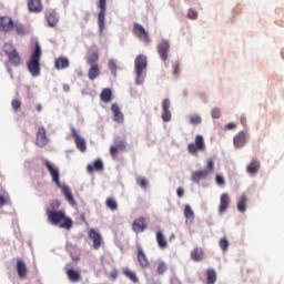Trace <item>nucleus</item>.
<instances>
[{
  "mask_svg": "<svg viewBox=\"0 0 284 284\" xmlns=\"http://www.w3.org/2000/svg\"><path fill=\"white\" fill-rule=\"evenodd\" d=\"M59 207H61L59 200L51 201L49 206H47L45 214L48 223L61 227L62 230H72L74 222L65 214V211L59 210Z\"/></svg>",
  "mask_w": 284,
  "mask_h": 284,
  "instance_id": "obj_1",
  "label": "nucleus"
},
{
  "mask_svg": "<svg viewBox=\"0 0 284 284\" xmlns=\"http://www.w3.org/2000/svg\"><path fill=\"white\" fill-rule=\"evenodd\" d=\"M8 73L12 74V69L8 68Z\"/></svg>",
  "mask_w": 284,
  "mask_h": 284,
  "instance_id": "obj_63",
  "label": "nucleus"
},
{
  "mask_svg": "<svg viewBox=\"0 0 284 284\" xmlns=\"http://www.w3.org/2000/svg\"><path fill=\"white\" fill-rule=\"evenodd\" d=\"M9 203H10L9 195H0V207H3L4 205H8Z\"/></svg>",
  "mask_w": 284,
  "mask_h": 284,
  "instance_id": "obj_42",
  "label": "nucleus"
},
{
  "mask_svg": "<svg viewBox=\"0 0 284 284\" xmlns=\"http://www.w3.org/2000/svg\"><path fill=\"white\" fill-rule=\"evenodd\" d=\"M211 115H212V119H220L221 118V109L219 108H214L212 111H211Z\"/></svg>",
  "mask_w": 284,
  "mask_h": 284,
  "instance_id": "obj_47",
  "label": "nucleus"
},
{
  "mask_svg": "<svg viewBox=\"0 0 284 284\" xmlns=\"http://www.w3.org/2000/svg\"><path fill=\"white\" fill-rule=\"evenodd\" d=\"M204 171L207 172V174H210V172H214V160H212V158L206 160V169H204Z\"/></svg>",
  "mask_w": 284,
  "mask_h": 284,
  "instance_id": "obj_37",
  "label": "nucleus"
},
{
  "mask_svg": "<svg viewBox=\"0 0 284 284\" xmlns=\"http://www.w3.org/2000/svg\"><path fill=\"white\" fill-rule=\"evenodd\" d=\"M119 151L125 150V142L123 140H115L114 145Z\"/></svg>",
  "mask_w": 284,
  "mask_h": 284,
  "instance_id": "obj_45",
  "label": "nucleus"
},
{
  "mask_svg": "<svg viewBox=\"0 0 284 284\" xmlns=\"http://www.w3.org/2000/svg\"><path fill=\"white\" fill-rule=\"evenodd\" d=\"M133 32L136 37H139L141 39V37H143V27L134 23V27H133Z\"/></svg>",
  "mask_w": 284,
  "mask_h": 284,
  "instance_id": "obj_38",
  "label": "nucleus"
},
{
  "mask_svg": "<svg viewBox=\"0 0 284 284\" xmlns=\"http://www.w3.org/2000/svg\"><path fill=\"white\" fill-rule=\"evenodd\" d=\"M189 119L192 125H199L201 124V121H202L200 115H191Z\"/></svg>",
  "mask_w": 284,
  "mask_h": 284,
  "instance_id": "obj_39",
  "label": "nucleus"
},
{
  "mask_svg": "<svg viewBox=\"0 0 284 284\" xmlns=\"http://www.w3.org/2000/svg\"><path fill=\"white\" fill-rule=\"evenodd\" d=\"M67 276L71 283H79V281H81V273H79V271H74V268H68Z\"/></svg>",
  "mask_w": 284,
  "mask_h": 284,
  "instance_id": "obj_23",
  "label": "nucleus"
},
{
  "mask_svg": "<svg viewBox=\"0 0 284 284\" xmlns=\"http://www.w3.org/2000/svg\"><path fill=\"white\" fill-rule=\"evenodd\" d=\"M210 173H207V171L201 170V171L193 172L191 175V180L193 181V183H200L201 179H207Z\"/></svg>",
  "mask_w": 284,
  "mask_h": 284,
  "instance_id": "obj_22",
  "label": "nucleus"
},
{
  "mask_svg": "<svg viewBox=\"0 0 284 284\" xmlns=\"http://www.w3.org/2000/svg\"><path fill=\"white\" fill-rule=\"evenodd\" d=\"M39 61H41V47L37 44L28 63V70L32 77H39L41 74V64Z\"/></svg>",
  "mask_w": 284,
  "mask_h": 284,
  "instance_id": "obj_2",
  "label": "nucleus"
},
{
  "mask_svg": "<svg viewBox=\"0 0 284 284\" xmlns=\"http://www.w3.org/2000/svg\"><path fill=\"white\" fill-rule=\"evenodd\" d=\"M101 101L103 103H110L112 101V90L111 89H103V91L100 94Z\"/></svg>",
  "mask_w": 284,
  "mask_h": 284,
  "instance_id": "obj_29",
  "label": "nucleus"
},
{
  "mask_svg": "<svg viewBox=\"0 0 284 284\" xmlns=\"http://www.w3.org/2000/svg\"><path fill=\"white\" fill-rule=\"evenodd\" d=\"M248 174H256L258 170H261V163L256 160H252V162L247 165Z\"/></svg>",
  "mask_w": 284,
  "mask_h": 284,
  "instance_id": "obj_26",
  "label": "nucleus"
},
{
  "mask_svg": "<svg viewBox=\"0 0 284 284\" xmlns=\"http://www.w3.org/2000/svg\"><path fill=\"white\" fill-rule=\"evenodd\" d=\"M220 247L221 250H223V252H225L227 247H230V242H227L226 237L220 240Z\"/></svg>",
  "mask_w": 284,
  "mask_h": 284,
  "instance_id": "obj_44",
  "label": "nucleus"
},
{
  "mask_svg": "<svg viewBox=\"0 0 284 284\" xmlns=\"http://www.w3.org/2000/svg\"><path fill=\"white\" fill-rule=\"evenodd\" d=\"M143 41L144 43H150L152 41L145 30H143Z\"/></svg>",
  "mask_w": 284,
  "mask_h": 284,
  "instance_id": "obj_50",
  "label": "nucleus"
},
{
  "mask_svg": "<svg viewBox=\"0 0 284 284\" xmlns=\"http://www.w3.org/2000/svg\"><path fill=\"white\" fill-rule=\"evenodd\" d=\"M138 184H140V186L143 187V179L142 178L138 179Z\"/></svg>",
  "mask_w": 284,
  "mask_h": 284,
  "instance_id": "obj_60",
  "label": "nucleus"
},
{
  "mask_svg": "<svg viewBox=\"0 0 284 284\" xmlns=\"http://www.w3.org/2000/svg\"><path fill=\"white\" fill-rule=\"evenodd\" d=\"M179 63L173 64V74H179Z\"/></svg>",
  "mask_w": 284,
  "mask_h": 284,
  "instance_id": "obj_55",
  "label": "nucleus"
},
{
  "mask_svg": "<svg viewBox=\"0 0 284 284\" xmlns=\"http://www.w3.org/2000/svg\"><path fill=\"white\" fill-rule=\"evenodd\" d=\"M135 72H136V79L135 83L136 85H141L143 83V80L141 79V74H143V55H138L135 59Z\"/></svg>",
  "mask_w": 284,
  "mask_h": 284,
  "instance_id": "obj_11",
  "label": "nucleus"
},
{
  "mask_svg": "<svg viewBox=\"0 0 284 284\" xmlns=\"http://www.w3.org/2000/svg\"><path fill=\"white\" fill-rule=\"evenodd\" d=\"M156 243L161 250H165L168 247V241H165V235L161 231L156 232Z\"/></svg>",
  "mask_w": 284,
  "mask_h": 284,
  "instance_id": "obj_27",
  "label": "nucleus"
},
{
  "mask_svg": "<svg viewBox=\"0 0 284 284\" xmlns=\"http://www.w3.org/2000/svg\"><path fill=\"white\" fill-rule=\"evenodd\" d=\"M48 135L45 132V128L40 126L37 132V140L36 143L39 145V148H45L48 145Z\"/></svg>",
  "mask_w": 284,
  "mask_h": 284,
  "instance_id": "obj_12",
  "label": "nucleus"
},
{
  "mask_svg": "<svg viewBox=\"0 0 284 284\" xmlns=\"http://www.w3.org/2000/svg\"><path fill=\"white\" fill-rule=\"evenodd\" d=\"M108 65H109V70L112 72V74H116V63L113 60H111V61H109Z\"/></svg>",
  "mask_w": 284,
  "mask_h": 284,
  "instance_id": "obj_48",
  "label": "nucleus"
},
{
  "mask_svg": "<svg viewBox=\"0 0 284 284\" xmlns=\"http://www.w3.org/2000/svg\"><path fill=\"white\" fill-rule=\"evenodd\" d=\"M54 68L55 70H65L70 68V60L65 57L57 58L54 61Z\"/></svg>",
  "mask_w": 284,
  "mask_h": 284,
  "instance_id": "obj_19",
  "label": "nucleus"
},
{
  "mask_svg": "<svg viewBox=\"0 0 284 284\" xmlns=\"http://www.w3.org/2000/svg\"><path fill=\"white\" fill-rule=\"evenodd\" d=\"M247 205V195L242 194L237 201V210L239 212H245Z\"/></svg>",
  "mask_w": 284,
  "mask_h": 284,
  "instance_id": "obj_28",
  "label": "nucleus"
},
{
  "mask_svg": "<svg viewBox=\"0 0 284 284\" xmlns=\"http://www.w3.org/2000/svg\"><path fill=\"white\" fill-rule=\"evenodd\" d=\"M13 30H16L17 34H26V29L21 24L13 23Z\"/></svg>",
  "mask_w": 284,
  "mask_h": 284,
  "instance_id": "obj_46",
  "label": "nucleus"
},
{
  "mask_svg": "<svg viewBox=\"0 0 284 284\" xmlns=\"http://www.w3.org/2000/svg\"><path fill=\"white\" fill-rule=\"evenodd\" d=\"M63 90H64L65 92H70V85H69V84H64V85H63Z\"/></svg>",
  "mask_w": 284,
  "mask_h": 284,
  "instance_id": "obj_59",
  "label": "nucleus"
},
{
  "mask_svg": "<svg viewBox=\"0 0 284 284\" xmlns=\"http://www.w3.org/2000/svg\"><path fill=\"white\" fill-rule=\"evenodd\" d=\"M246 141H247V139L245 138V132L242 131L235 135L234 145H235V148H243V145H245Z\"/></svg>",
  "mask_w": 284,
  "mask_h": 284,
  "instance_id": "obj_24",
  "label": "nucleus"
},
{
  "mask_svg": "<svg viewBox=\"0 0 284 284\" xmlns=\"http://www.w3.org/2000/svg\"><path fill=\"white\" fill-rule=\"evenodd\" d=\"M240 121L244 126L247 125V119H245V116H242Z\"/></svg>",
  "mask_w": 284,
  "mask_h": 284,
  "instance_id": "obj_57",
  "label": "nucleus"
},
{
  "mask_svg": "<svg viewBox=\"0 0 284 284\" xmlns=\"http://www.w3.org/2000/svg\"><path fill=\"white\" fill-rule=\"evenodd\" d=\"M16 268L19 278H26V276H28V266L26 265V262L23 260H17Z\"/></svg>",
  "mask_w": 284,
  "mask_h": 284,
  "instance_id": "obj_16",
  "label": "nucleus"
},
{
  "mask_svg": "<svg viewBox=\"0 0 284 284\" xmlns=\"http://www.w3.org/2000/svg\"><path fill=\"white\" fill-rule=\"evenodd\" d=\"M123 274L126 278H130L132 283H139V277H136V273L132 272L130 268H123Z\"/></svg>",
  "mask_w": 284,
  "mask_h": 284,
  "instance_id": "obj_31",
  "label": "nucleus"
},
{
  "mask_svg": "<svg viewBox=\"0 0 284 284\" xmlns=\"http://www.w3.org/2000/svg\"><path fill=\"white\" fill-rule=\"evenodd\" d=\"M0 30L1 32H12V30H14V21H12V18L8 16L0 17Z\"/></svg>",
  "mask_w": 284,
  "mask_h": 284,
  "instance_id": "obj_7",
  "label": "nucleus"
},
{
  "mask_svg": "<svg viewBox=\"0 0 284 284\" xmlns=\"http://www.w3.org/2000/svg\"><path fill=\"white\" fill-rule=\"evenodd\" d=\"M168 272V265H165V262H161L158 265V274H165Z\"/></svg>",
  "mask_w": 284,
  "mask_h": 284,
  "instance_id": "obj_43",
  "label": "nucleus"
},
{
  "mask_svg": "<svg viewBox=\"0 0 284 284\" xmlns=\"http://www.w3.org/2000/svg\"><path fill=\"white\" fill-rule=\"evenodd\" d=\"M43 163L52 178V182L55 183V185H58V187H61L59 168H57L54 164H51L50 161H48V160H44Z\"/></svg>",
  "mask_w": 284,
  "mask_h": 284,
  "instance_id": "obj_5",
  "label": "nucleus"
},
{
  "mask_svg": "<svg viewBox=\"0 0 284 284\" xmlns=\"http://www.w3.org/2000/svg\"><path fill=\"white\" fill-rule=\"evenodd\" d=\"M116 152H119V150L114 145L110 148V154L113 159H116Z\"/></svg>",
  "mask_w": 284,
  "mask_h": 284,
  "instance_id": "obj_51",
  "label": "nucleus"
},
{
  "mask_svg": "<svg viewBox=\"0 0 284 284\" xmlns=\"http://www.w3.org/2000/svg\"><path fill=\"white\" fill-rule=\"evenodd\" d=\"M141 258H143V250L141 247L138 248V260L140 265H143V263L141 262Z\"/></svg>",
  "mask_w": 284,
  "mask_h": 284,
  "instance_id": "obj_52",
  "label": "nucleus"
},
{
  "mask_svg": "<svg viewBox=\"0 0 284 284\" xmlns=\"http://www.w3.org/2000/svg\"><path fill=\"white\" fill-rule=\"evenodd\" d=\"M63 194L65 196V200L71 204L74 205V197L72 196V192H70V189L64 187Z\"/></svg>",
  "mask_w": 284,
  "mask_h": 284,
  "instance_id": "obj_35",
  "label": "nucleus"
},
{
  "mask_svg": "<svg viewBox=\"0 0 284 284\" xmlns=\"http://www.w3.org/2000/svg\"><path fill=\"white\" fill-rule=\"evenodd\" d=\"M3 52L8 58V63L14 65V68H19V65L23 63V61L21 60V55L19 54V51H17L12 43H4Z\"/></svg>",
  "mask_w": 284,
  "mask_h": 284,
  "instance_id": "obj_3",
  "label": "nucleus"
},
{
  "mask_svg": "<svg viewBox=\"0 0 284 284\" xmlns=\"http://www.w3.org/2000/svg\"><path fill=\"white\" fill-rule=\"evenodd\" d=\"M87 171L89 174H92V172H103V162L101 160H95L92 164L87 166Z\"/></svg>",
  "mask_w": 284,
  "mask_h": 284,
  "instance_id": "obj_21",
  "label": "nucleus"
},
{
  "mask_svg": "<svg viewBox=\"0 0 284 284\" xmlns=\"http://www.w3.org/2000/svg\"><path fill=\"white\" fill-rule=\"evenodd\" d=\"M215 182L217 185H225V179H223V175L217 174L215 176Z\"/></svg>",
  "mask_w": 284,
  "mask_h": 284,
  "instance_id": "obj_49",
  "label": "nucleus"
},
{
  "mask_svg": "<svg viewBox=\"0 0 284 284\" xmlns=\"http://www.w3.org/2000/svg\"><path fill=\"white\" fill-rule=\"evenodd\" d=\"M187 18L195 21V19H199V11L194 9H189Z\"/></svg>",
  "mask_w": 284,
  "mask_h": 284,
  "instance_id": "obj_41",
  "label": "nucleus"
},
{
  "mask_svg": "<svg viewBox=\"0 0 284 284\" xmlns=\"http://www.w3.org/2000/svg\"><path fill=\"white\" fill-rule=\"evenodd\" d=\"M37 112H41L43 110V106L41 104L36 105Z\"/></svg>",
  "mask_w": 284,
  "mask_h": 284,
  "instance_id": "obj_58",
  "label": "nucleus"
},
{
  "mask_svg": "<svg viewBox=\"0 0 284 284\" xmlns=\"http://www.w3.org/2000/svg\"><path fill=\"white\" fill-rule=\"evenodd\" d=\"M143 187H148V181H143Z\"/></svg>",
  "mask_w": 284,
  "mask_h": 284,
  "instance_id": "obj_62",
  "label": "nucleus"
},
{
  "mask_svg": "<svg viewBox=\"0 0 284 284\" xmlns=\"http://www.w3.org/2000/svg\"><path fill=\"white\" fill-rule=\"evenodd\" d=\"M100 12L98 16V26L100 30L105 28V10H106V0H99Z\"/></svg>",
  "mask_w": 284,
  "mask_h": 284,
  "instance_id": "obj_6",
  "label": "nucleus"
},
{
  "mask_svg": "<svg viewBox=\"0 0 284 284\" xmlns=\"http://www.w3.org/2000/svg\"><path fill=\"white\" fill-rule=\"evenodd\" d=\"M45 19L50 28H54L57 27V23H59V16H57V11L47 12Z\"/></svg>",
  "mask_w": 284,
  "mask_h": 284,
  "instance_id": "obj_20",
  "label": "nucleus"
},
{
  "mask_svg": "<svg viewBox=\"0 0 284 284\" xmlns=\"http://www.w3.org/2000/svg\"><path fill=\"white\" fill-rule=\"evenodd\" d=\"M158 52L162 59V61H168V52H170V42L168 41H162L158 45Z\"/></svg>",
  "mask_w": 284,
  "mask_h": 284,
  "instance_id": "obj_15",
  "label": "nucleus"
},
{
  "mask_svg": "<svg viewBox=\"0 0 284 284\" xmlns=\"http://www.w3.org/2000/svg\"><path fill=\"white\" fill-rule=\"evenodd\" d=\"M71 136L74 139V143L80 152H85V150H88V146L85 145V140L81 138V135H79L77 129H71Z\"/></svg>",
  "mask_w": 284,
  "mask_h": 284,
  "instance_id": "obj_10",
  "label": "nucleus"
},
{
  "mask_svg": "<svg viewBox=\"0 0 284 284\" xmlns=\"http://www.w3.org/2000/svg\"><path fill=\"white\" fill-rule=\"evenodd\" d=\"M87 61L89 65H97V62L99 61V53L98 52L91 53Z\"/></svg>",
  "mask_w": 284,
  "mask_h": 284,
  "instance_id": "obj_34",
  "label": "nucleus"
},
{
  "mask_svg": "<svg viewBox=\"0 0 284 284\" xmlns=\"http://www.w3.org/2000/svg\"><path fill=\"white\" fill-rule=\"evenodd\" d=\"M100 74L101 70L99 69V64H92L88 73L90 81H94V79H97V77H99Z\"/></svg>",
  "mask_w": 284,
  "mask_h": 284,
  "instance_id": "obj_25",
  "label": "nucleus"
},
{
  "mask_svg": "<svg viewBox=\"0 0 284 284\" xmlns=\"http://www.w3.org/2000/svg\"><path fill=\"white\" fill-rule=\"evenodd\" d=\"M206 146H205V139L203 138V135L197 134L195 136V142L194 143H190L187 145V152L189 154H194L196 155L199 152H205Z\"/></svg>",
  "mask_w": 284,
  "mask_h": 284,
  "instance_id": "obj_4",
  "label": "nucleus"
},
{
  "mask_svg": "<svg viewBox=\"0 0 284 284\" xmlns=\"http://www.w3.org/2000/svg\"><path fill=\"white\" fill-rule=\"evenodd\" d=\"M189 93L190 92L187 91V89H185L182 94H183V97H187Z\"/></svg>",
  "mask_w": 284,
  "mask_h": 284,
  "instance_id": "obj_61",
  "label": "nucleus"
},
{
  "mask_svg": "<svg viewBox=\"0 0 284 284\" xmlns=\"http://www.w3.org/2000/svg\"><path fill=\"white\" fill-rule=\"evenodd\" d=\"M191 258L195 263H201L205 258V252L201 247H195L191 251Z\"/></svg>",
  "mask_w": 284,
  "mask_h": 284,
  "instance_id": "obj_18",
  "label": "nucleus"
},
{
  "mask_svg": "<svg viewBox=\"0 0 284 284\" xmlns=\"http://www.w3.org/2000/svg\"><path fill=\"white\" fill-rule=\"evenodd\" d=\"M105 205H106V207H109V210H111L112 212L119 210V204H116V202H115L114 199H112V197H108V199H106Z\"/></svg>",
  "mask_w": 284,
  "mask_h": 284,
  "instance_id": "obj_33",
  "label": "nucleus"
},
{
  "mask_svg": "<svg viewBox=\"0 0 284 284\" xmlns=\"http://www.w3.org/2000/svg\"><path fill=\"white\" fill-rule=\"evenodd\" d=\"M230 203H231L230 194L223 193L220 196L219 214H225L230 209Z\"/></svg>",
  "mask_w": 284,
  "mask_h": 284,
  "instance_id": "obj_13",
  "label": "nucleus"
},
{
  "mask_svg": "<svg viewBox=\"0 0 284 284\" xmlns=\"http://www.w3.org/2000/svg\"><path fill=\"white\" fill-rule=\"evenodd\" d=\"M111 110L113 112V121L115 123H123L124 118H123V113L121 112V108H119V104L113 103L111 105Z\"/></svg>",
  "mask_w": 284,
  "mask_h": 284,
  "instance_id": "obj_17",
  "label": "nucleus"
},
{
  "mask_svg": "<svg viewBox=\"0 0 284 284\" xmlns=\"http://www.w3.org/2000/svg\"><path fill=\"white\" fill-rule=\"evenodd\" d=\"M176 194H178L179 199H181V197H183V194H185V190H183V187H178Z\"/></svg>",
  "mask_w": 284,
  "mask_h": 284,
  "instance_id": "obj_53",
  "label": "nucleus"
},
{
  "mask_svg": "<svg viewBox=\"0 0 284 284\" xmlns=\"http://www.w3.org/2000/svg\"><path fill=\"white\" fill-rule=\"evenodd\" d=\"M110 276H111V278L114 280V278H116V276H119V273L116 271H113V272H111Z\"/></svg>",
  "mask_w": 284,
  "mask_h": 284,
  "instance_id": "obj_56",
  "label": "nucleus"
},
{
  "mask_svg": "<svg viewBox=\"0 0 284 284\" xmlns=\"http://www.w3.org/2000/svg\"><path fill=\"white\" fill-rule=\"evenodd\" d=\"M145 65H146V63H145V60H144V62H143V68H145Z\"/></svg>",
  "mask_w": 284,
  "mask_h": 284,
  "instance_id": "obj_64",
  "label": "nucleus"
},
{
  "mask_svg": "<svg viewBox=\"0 0 284 284\" xmlns=\"http://www.w3.org/2000/svg\"><path fill=\"white\" fill-rule=\"evenodd\" d=\"M184 216L187 220L194 219V211H192V207L187 204L184 206Z\"/></svg>",
  "mask_w": 284,
  "mask_h": 284,
  "instance_id": "obj_36",
  "label": "nucleus"
},
{
  "mask_svg": "<svg viewBox=\"0 0 284 284\" xmlns=\"http://www.w3.org/2000/svg\"><path fill=\"white\" fill-rule=\"evenodd\" d=\"M226 130H234V129H236V124L235 123H232V122H230V123H227L226 124Z\"/></svg>",
  "mask_w": 284,
  "mask_h": 284,
  "instance_id": "obj_54",
  "label": "nucleus"
},
{
  "mask_svg": "<svg viewBox=\"0 0 284 284\" xmlns=\"http://www.w3.org/2000/svg\"><path fill=\"white\" fill-rule=\"evenodd\" d=\"M11 108L14 112H19V110H21V100H12Z\"/></svg>",
  "mask_w": 284,
  "mask_h": 284,
  "instance_id": "obj_40",
  "label": "nucleus"
},
{
  "mask_svg": "<svg viewBox=\"0 0 284 284\" xmlns=\"http://www.w3.org/2000/svg\"><path fill=\"white\" fill-rule=\"evenodd\" d=\"M132 227H133V231H135L138 234L139 232H143V217H139L134 220Z\"/></svg>",
  "mask_w": 284,
  "mask_h": 284,
  "instance_id": "obj_32",
  "label": "nucleus"
},
{
  "mask_svg": "<svg viewBox=\"0 0 284 284\" xmlns=\"http://www.w3.org/2000/svg\"><path fill=\"white\" fill-rule=\"evenodd\" d=\"M216 283V271L213 268H209L206 271V284H214Z\"/></svg>",
  "mask_w": 284,
  "mask_h": 284,
  "instance_id": "obj_30",
  "label": "nucleus"
},
{
  "mask_svg": "<svg viewBox=\"0 0 284 284\" xmlns=\"http://www.w3.org/2000/svg\"><path fill=\"white\" fill-rule=\"evenodd\" d=\"M89 239L93 242V248L99 250L103 245V236L97 230L89 231Z\"/></svg>",
  "mask_w": 284,
  "mask_h": 284,
  "instance_id": "obj_8",
  "label": "nucleus"
},
{
  "mask_svg": "<svg viewBox=\"0 0 284 284\" xmlns=\"http://www.w3.org/2000/svg\"><path fill=\"white\" fill-rule=\"evenodd\" d=\"M170 105H172L170 99L166 98L162 101V120L164 123L172 121V112L170 111Z\"/></svg>",
  "mask_w": 284,
  "mask_h": 284,
  "instance_id": "obj_9",
  "label": "nucleus"
},
{
  "mask_svg": "<svg viewBox=\"0 0 284 284\" xmlns=\"http://www.w3.org/2000/svg\"><path fill=\"white\" fill-rule=\"evenodd\" d=\"M27 6L29 12H33L34 14L43 12V3L41 2V0H27Z\"/></svg>",
  "mask_w": 284,
  "mask_h": 284,
  "instance_id": "obj_14",
  "label": "nucleus"
}]
</instances>
